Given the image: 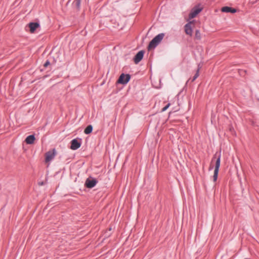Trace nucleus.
<instances>
[{
	"label": "nucleus",
	"instance_id": "nucleus-18",
	"mask_svg": "<svg viewBox=\"0 0 259 259\" xmlns=\"http://www.w3.org/2000/svg\"><path fill=\"white\" fill-rule=\"evenodd\" d=\"M50 65V62L49 60H47L44 64V67L46 68L49 65Z\"/></svg>",
	"mask_w": 259,
	"mask_h": 259
},
{
	"label": "nucleus",
	"instance_id": "nucleus-9",
	"mask_svg": "<svg viewBox=\"0 0 259 259\" xmlns=\"http://www.w3.org/2000/svg\"><path fill=\"white\" fill-rule=\"evenodd\" d=\"M40 26L38 22H30L27 26L29 28V31L32 33H34L35 30Z\"/></svg>",
	"mask_w": 259,
	"mask_h": 259
},
{
	"label": "nucleus",
	"instance_id": "nucleus-8",
	"mask_svg": "<svg viewBox=\"0 0 259 259\" xmlns=\"http://www.w3.org/2000/svg\"><path fill=\"white\" fill-rule=\"evenodd\" d=\"M145 51L141 50L139 51L135 56L134 61L135 64H137L139 63L143 58Z\"/></svg>",
	"mask_w": 259,
	"mask_h": 259
},
{
	"label": "nucleus",
	"instance_id": "nucleus-13",
	"mask_svg": "<svg viewBox=\"0 0 259 259\" xmlns=\"http://www.w3.org/2000/svg\"><path fill=\"white\" fill-rule=\"evenodd\" d=\"M199 68H198L196 73L195 74L194 76L193 77V78L191 79L190 78L188 79L186 83H188L191 80V82H193L195 79L199 76Z\"/></svg>",
	"mask_w": 259,
	"mask_h": 259
},
{
	"label": "nucleus",
	"instance_id": "nucleus-4",
	"mask_svg": "<svg viewBox=\"0 0 259 259\" xmlns=\"http://www.w3.org/2000/svg\"><path fill=\"white\" fill-rule=\"evenodd\" d=\"M97 183L98 181L96 179L90 177L85 180L84 185L87 188L91 189L94 187Z\"/></svg>",
	"mask_w": 259,
	"mask_h": 259
},
{
	"label": "nucleus",
	"instance_id": "nucleus-12",
	"mask_svg": "<svg viewBox=\"0 0 259 259\" xmlns=\"http://www.w3.org/2000/svg\"><path fill=\"white\" fill-rule=\"evenodd\" d=\"M35 138L33 135H31L26 137L25 139V142L27 144H32L34 143Z\"/></svg>",
	"mask_w": 259,
	"mask_h": 259
},
{
	"label": "nucleus",
	"instance_id": "nucleus-11",
	"mask_svg": "<svg viewBox=\"0 0 259 259\" xmlns=\"http://www.w3.org/2000/svg\"><path fill=\"white\" fill-rule=\"evenodd\" d=\"M222 11L225 13H235L237 12V10L232 7L225 6L222 8Z\"/></svg>",
	"mask_w": 259,
	"mask_h": 259
},
{
	"label": "nucleus",
	"instance_id": "nucleus-15",
	"mask_svg": "<svg viewBox=\"0 0 259 259\" xmlns=\"http://www.w3.org/2000/svg\"><path fill=\"white\" fill-rule=\"evenodd\" d=\"M81 1V0H74L73 3V5L76 7L77 10H80Z\"/></svg>",
	"mask_w": 259,
	"mask_h": 259
},
{
	"label": "nucleus",
	"instance_id": "nucleus-17",
	"mask_svg": "<svg viewBox=\"0 0 259 259\" xmlns=\"http://www.w3.org/2000/svg\"><path fill=\"white\" fill-rule=\"evenodd\" d=\"M170 105V103H168L164 107H163L162 109V111H166L167 108L169 107V106Z\"/></svg>",
	"mask_w": 259,
	"mask_h": 259
},
{
	"label": "nucleus",
	"instance_id": "nucleus-19",
	"mask_svg": "<svg viewBox=\"0 0 259 259\" xmlns=\"http://www.w3.org/2000/svg\"><path fill=\"white\" fill-rule=\"evenodd\" d=\"M44 184V182H40V183H39V185L42 186V185H43Z\"/></svg>",
	"mask_w": 259,
	"mask_h": 259
},
{
	"label": "nucleus",
	"instance_id": "nucleus-16",
	"mask_svg": "<svg viewBox=\"0 0 259 259\" xmlns=\"http://www.w3.org/2000/svg\"><path fill=\"white\" fill-rule=\"evenodd\" d=\"M195 37L198 40H200L201 39V33L199 30H196L195 31Z\"/></svg>",
	"mask_w": 259,
	"mask_h": 259
},
{
	"label": "nucleus",
	"instance_id": "nucleus-3",
	"mask_svg": "<svg viewBox=\"0 0 259 259\" xmlns=\"http://www.w3.org/2000/svg\"><path fill=\"white\" fill-rule=\"evenodd\" d=\"M131 79V75L129 74H124L122 73L119 77L117 82L120 84H125L128 82Z\"/></svg>",
	"mask_w": 259,
	"mask_h": 259
},
{
	"label": "nucleus",
	"instance_id": "nucleus-10",
	"mask_svg": "<svg viewBox=\"0 0 259 259\" xmlns=\"http://www.w3.org/2000/svg\"><path fill=\"white\" fill-rule=\"evenodd\" d=\"M191 22H190L189 23H187L185 25V33L189 35L190 36H191L192 34V28L191 26Z\"/></svg>",
	"mask_w": 259,
	"mask_h": 259
},
{
	"label": "nucleus",
	"instance_id": "nucleus-5",
	"mask_svg": "<svg viewBox=\"0 0 259 259\" xmlns=\"http://www.w3.org/2000/svg\"><path fill=\"white\" fill-rule=\"evenodd\" d=\"M70 149L73 150L78 149L81 144V139H74L71 141Z\"/></svg>",
	"mask_w": 259,
	"mask_h": 259
},
{
	"label": "nucleus",
	"instance_id": "nucleus-2",
	"mask_svg": "<svg viewBox=\"0 0 259 259\" xmlns=\"http://www.w3.org/2000/svg\"><path fill=\"white\" fill-rule=\"evenodd\" d=\"M164 35V33H161L155 36L149 42L148 49L150 50L155 49L162 41Z\"/></svg>",
	"mask_w": 259,
	"mask_h": 259
},
{
	"label": "nucleus",
	"instance_id": "nucleus-20",
	"mask_svg": "<svg viewBox=\"0 0 259 259\" xmlns=\"http://www.w3.org/2000/svg\"><path fill=\"white\" fill-rule=\"evenodd\" d=\"M245 259H248V258H245Z\"/></svg>",
	"mask_w": 259,
	"mask_h": 259
},
{
	"label": "nucleus",
	"instance_id": "nucleus-1",
	"mask_svg": "<svg viewBox=\"0 0 259 259\" xmlns=\"http://www.w3.org/2000/svg\"><path fill=\"white\" fill-rule=\"evenodd\" d=\"M214 159H217V160L215 163V168L213 176V181L214 182L217 181L218 179V173L221 163V152H219V153L217 152L214 155L212 161H213Z\"/></svg>",
	"mask_w": 259,
	"mask_h": 259
},
{
	"label": "nucleus",
	"instance_id": "nucleus-7",
	"mask_svg": "<svg viewBox=\"0 0 259 259\" xmlns=\"http://www.w3.org/2000/svg\"><path fill=\"white\" fill-rule=\"evenodd\" d=\"M56 150L55 149H53L52 150H50L49 151H48L46 153V158H45V160H46V162H49L50 161H51L52 160H53L55 155H56Z\"/></svg>",
	"mask_w": 259,
	"mask_h": 259
},
{
	"label": "nucleus",
	"instance_id": "nucleus-6",
	"mask_svg": "<svg viewBox=\"0 0 259 259\" xmlns=\"http://www.w3.org/2000/svg\"><path fill=\"white\" fill-rule=\"evenodd\" d=\"M202 10V8H200L198 6H195L191 10L190 13L189 14V18L190 19L195 18L200 12Z\"/></svg>",
	"mask_w": 259,
	"mask_h": 259
},
{
	"label": "nucleus",
	"instance_id": "nucleus-14",
	"mask_svg": "<svg viewBox=\"0 0 259 259\" xmlns=\"http://www.w3.org/2000/svg\"><path fill=\"white\" fill-rule=\"evenodd\" d=\"M93 131V126L92 125H89L87 126L84 131V133L87 134H90Z\"/></svg>",
	"mask_w": 259,
	"mask_h": 259
}]
</instances>
